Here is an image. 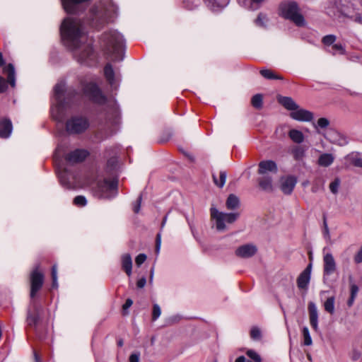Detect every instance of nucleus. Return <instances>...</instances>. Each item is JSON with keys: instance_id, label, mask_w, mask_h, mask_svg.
Returning a JSON list of instances; mask_svg holds the SVG:
<instances>
[{"instance_id": "nucleus-1", "label": "nucleus", "mask_w": 362, "mask_h": 362, "mask_svg": "<svg viewBox=\"0 0 362 362\" xmlns=\"http://www.w3.org/2000/svg\"><path fill=\"white\" fill-rule=\"evenodd\" d=\"M86 22L76 18H66L60 28L65 46L81 64L91 66L95 60L93 40L88 35Z\"/></svg>"}, {"instance_id": "nucleus-2", "label": "nucleus", "mask_w": 362, "mask_h": 362, "mask_svg": "<svg viewBox=\"0 0 362 362\" xmlns=\"http://www.w3.org/2000/svg\"><path fill=\"white\" fill-rule=\"evenodd\" d=\"M101 42L106 54L114 62L124 59L125 42L123 36L116 30L105 33L101 37Z\"/></svg>"}, {"instance_id": "nucleus-3", "label": "nucleus", "mask_w": 362, "mask_h": 362, "mask_svg": "<svg viewBox=\"0 0 362 362\" xmlns=\"http://www.w3.org/2000/svg\"><path fill=\"white\" fill-rule=\"evenodd\" d=\"M258 174L260 177L257 179L260 189L267 192L274 191L273 175L278 173L276 163L272 160H262L258 165Z\"/></svg>"}, {"instance_id": "nucleus-4", "label": "nucleus", "mask_w": 362, "mask_h": 362, "mask_svg": "<svg viewBox=\"0 0 362 362\" xmlns=\"http://www.w3.org/2000/svg\"><path fill=\"white\" fill-rule=\"evenodd\" d=\"M54 95L59 111L70 107L81 98L80 93L75 89L72 88L65 89V85L63 83L56 84L54 88Z\"/></svg>"}, {"instance_id": "nucleus-5", "label": "nucleus", "mask_w": 362, "mask_h": 362, "mask_svg": "<svg viewBox=\"0 0 362 362\" xmlns=\"http://www.w3.org/2000/svg\"><path fill=\"white\" fill-rule=\"evenodd\" d=\"M91 189L93 196L98 199H112L118 194V180L115 178L98 180Z\"/></svg>"}, {"instance_id": "nucleus-6", "label": "nucleus", "mask_w": 362, "mask_h": 362, "mask_svg": "<svg viewBox=\"0 0 362 362\" xmlns=\"http://www.w3.org/2000/svg\"><path fill=\"white\" fill-rule=\"evenodd\" d=\"M279 14L286 19H289L298 26L305 24L303 16L299 13V8L295 1H286L279 5Z\"/></svg>"}, {"instance_id": "nucleus-7", "label": "nucleus", "mask_w": 362, "mask_h": 362, "mask_svg": "<svg viewBox=\"0 0 362 362\" xmlns=\"http://www.w3.org/2000/svg\"><path fill=\"white\" fill-rule=\"evenodd\" d=\"M109 15L106 8L102 4L94 6L90 11L89 18L87 23L93 28L100 29L107 23Z\"/></svg>"}, {"instance_id": "nucleus-8", "label": "nucleus", "mask_w": 362, "mask_h": 362, "mask_svg": "<svg viewBox=\"0 0 362 362\" xmlns=\"http://www.w3.org/2000/svg\"><path fill=\"white\" fill-rule=\"evenodd\" d=\"M211 218L216 222L217 230L222 231L226 229L225 222L233 223L239 216L238 213H223L219 211L214 205L210 209Z\"/></svg>"}, {"instance_id": "nucleus-9", "label": "nucleus", "mask_w": 362, "mask_h": 362, "mask_svg": "<svg viewBox=\"0 0 362 362\" xmlns=\"http://www.w3.org/2000/svg\"><path fill=\"white\" fill-rule=\"evenodd\" d=\"M88 127V119L82 116L71 117L66 123V130L70 134H81Z\"/></svg>"}, {"instance_id": "nucleus-10", "label": "nucleus", "mask_w": 362, "mask_h": 362, "mask_svg": "<svg viewBox=\"0 0 362 362\" xmlns=\"http://www.w3.org/2000/svg\"><path fill=\"white\" fill-rule=\"evenodd\" d=\"M39 265L30 274V298L34 300L36 293L41 289L44 283V275L39 270Z\"/></svg>"}, {"instance_id": "nucleus-11", "label": "nucleus", "mask_w": 362, "mask_h": 362, "mask_svg": "<svg viewBox=\"0 0 362 362\" xmlns=\"http://www.w3.org/2000/svg\"><path fill=\"white\" fill-rule=\"evenodd\" d=\"M84 94L88 96L92 100L100 104L106 101L105 97L102 93L98 86L94 83H88L83 86Z\"/></svg>"}, {"instance_id": "nucleus-12", "label": "nucleus", "mask_w": 362, "mask_h": 362, "mask_svg": "<svg viewBox=\"0 0 362 362\" xmlns=\"http://www.w3.org/2000/svg\"><path fill=\"white\" fill-rule=\"evenodd\" d=\"M61 185L66 189L74 187V175L65 168L59 165L56 169Z\"/></svg>"}, {"instance_id": "nucleus-13", "label": "nucleus", "mask_w": 362, "mask_h": 362, "mask_svg": "<svg viewBox=\"0 0 362 362\" xmlns=\"http://www.w3.org/2000/svg\"><path fill=\"white\" fill-rule=\"evenodd\" d=\"M90 0H61L64 11L69 14H77L84 10V4Z\"/></svg>"}, {"instance_id": "nucleus-14", "label": "nucleus", "mask_w": 362, "mask_h": 362, "mask_svg": "<svg viewBox=\"0 0 362 362\" xmlns=\"http://www.w3.org/2000/svg\"><path fill=\"white\" fill-rule=\"evenodd\" d=\"M40 306L35 300H31L28 309L26 322L30 327L36 326L39 321Z\"/></svg>"}, {"instance_id": "nucleus-15", "label": "nucleus", "mask_w": 362, "mask_h": 362, "mask_svg": "<svg viewBox=\"0 0 362 362\" xmlns=\"http://www.w3.org/2000/svg\"><path fill=\"white\" fill-rule=\"evenodd\" d=\"M89 156L86 149L77 148L66 154L65 159L71 163H77L83 161Z\"/></svg>"}, {"instance_id": "nucleus-16", "label": "nucleus", "mask_w": 362, "mask_h": 362, "mask_svg": "<svg viewBox=\"0 0 362 362\" xmlns=\"http://www.w3.org/2000/svg\"><path fill=\"white\" fill-rule=\"evenodd\" d=\"M311 269L312 264H309L297 278V286L299 289H308L311 277Z\"/></svg>"}, {"instance_id": "nucleus-17", "label": "nucleus", "mask_w": 362, "mask_h": 362, "mask_svg": "<svg viewBox=\"0 0 362 362\" xmlns=\"http://www.w3.org/2000/svg\"><path fill=\"white\" fill-rule=\"evenodd\" d=\"M297 183L295 176L288 175L281 179L280 189L285 194H291Z\"/></svg>"}, {"instance_id": "nucleus-18", "label": "nucleus", "mask_w": 362, "mask_h": 362, "mask_svg": "<svg viewBox=\"0 0 362 362\" xmlns=\"http://www.w3.org/2000/svg\"><path fill=\"white\" fill-rule=\"evenodd\" d=\"M337 269V264L333 255L327 253L323 257V274L324 276L332 274Z\"/></svg>"}, {"instance_id": "nucleus-19", "label": "nucleus", "mask_w": 362, "mask_h": 362, "mask_svg": "<svg viewBox=\"0 0 362 362\" xmlns=\"http://www.w3.org/2000/svg\"><path fill=\"white\" fill-rule=\"evenodd\" d=\"M257 248L252 244H245L238 247L235 250V255L241 258H250L254 256Z\"/></svg>"}, {"instance_id": "nucleus-20", "label": "nucleus", "mask_w": 362, "mask_h": 362, "mask_svg": "<svg viewBox=\"0 0 362 362\" xmlns=\"http://www.w3.org/2000/svg\"><path fill=\"white\" fill-rule=\"evenodd\" d=\"M290 116L295 120L302 122H310L313 118V114L311 112L304 109H298V107L292 111Z\"/></svg>"}, {"instance_id": "nucleus-21", "label": "nucleus", "mask_w": 362, "mask_h": 362, "mask_svg": "<svg viewBox=\"0 0 362 362\" xmlns=\"http://www.w3.org/2000/svg\"><path fill=\"white\" fill-rule=\"evenodd\" d=\"M308 313L310 324L312 328L315 330L318 329V312L315 303L310 302L308 303Z\"/></svg>"}, {"instance_id": "nucleus-22", "label": "nucleus", "mask_w": 362, "mask_h": 362, "mask_svg": "<svg viewBox=\"0 0 362 362\" xmlns=\"http://www.w3.org/2000/svg\"><path fill=\"white\" fill-rule=\"evenodd\" d=\"M13 125L10 119L3 118L0 119V137L8 139L12 132Z\"/></svg>"}, {"instance_id": "nucleus-23", "label": "nucleus", "mask_w": 362, "mask_h": 362, "mask_svg": "<svg viewBox=\"0 0 362 362\" xmlns=\"http://www.w3.org/2000/svg\"><path fill=\"white\" fill-rule=\"evenodd\" d=\"M334 155L332 153H322L318 158L317 165L325 168L329 167L334 163Z\"/></svg>"}, {"instance_id": "nucleus-24", "label": "nucleus", "mask_w": 362, "mask_h": 362, "mask_svg": "<svg viewBox=\"0 0 362 362\" xmlns=\"http://www.w3.org/2000/svg\"><path fill=\"white\" fill-rule=\"evenodd\" d=\"M4 73L7 75V82L12 86H16L15 69L12 64H8L4 67Z\"/></svg>"}, {"instance_id": "nucleus-25", "label": "nucleus", "mask_w": 362, "mask_h": 362, "mask_svg": "<svg viewBox=\"0 0 362 362\" xmlns=\"http://www.w3.org/2000/svg\"><path fill=\"white\" fill-rule=\"evenodd\" d=\"M122 267L126 274L130 276L132 269V259L129 254H124L122 256Z\"/></svg>"}, {"instance_id": "nucleus-26", "label": "nucleus", "mask_w": 362, "mask_h": 362, "mask_svg": "<svg viewBox=\"0 0 362 362\" xmlns=\"http://www.w3.org/2000/svg\"><path fill=\"white\" fill-rule=\"evenodd\" d=\"M278 100L287 110L293 111L298 107V105L290 97L281 96Z\"/></svg>"}, {"instance_id": "nucleus-27", "label": "nucleus", "mask_w": 362, "mask_h": 362, "mask_svg": "<svg viewBox=\"0 0 362 362\" xmlns=\"http://www.w3.org/2000/svg\"><path fill=\"white\" fill-rule=\"evenodd\" d=\"M104 74L109 83L113 86L115 85V72L110 64L105 65L104 68Z\"/></svg>"}, {"instance_id": "nucleus-28", "label": "nucleus", "mask_w": 362, "mask_h": 362, "mask_svg": "<svg viewBox=\"0 0 362 362\" xmlns=\"http://www.w3.org/2000/svg\"><path fill=\"white\" fill-rule=\"evenodd\" d=\"M226 204L228 209L233 210L239 206L240 200L236 195L231 194L228 196Z\"/></svg>"}, {"instance_id": "nucleus-29", "label": "nucleus", "mask_w": 362, "mask_h": 362, "mask_svg": "<svg viewBox=\"0 0 362 362\" xmlns=\"http://www.w3.org/2000/svg\"><path fill=\"white\" fill-rule=\"evenodd\" d=\"M290 139L296 144H301L304 141L303 133L297 129H291L288 132Z\"/></svg>"}, {"instance_id": "nucleus-30", "label": "nucleus", "mask_w": 362, "mask_h": 362, "mask_svg": "<svg viewBox=\"0 0 362 362\" xmlns=\"http://www.w3.org/2000/svg\"><path fill=\"white\" fill-rule=\"evenodd\" d=\"M358 287L355 284H351L350 285V297L347 300V305L349 307H351L354 303V300L357 296L358 292Z\"/></svg>"}, {"instance_id": "nucleus-31", "label": "nucleus", "mask_w": 362, "mask_h": 362, "mask_svg": "<svg viewBox=\"0 0 362 362\" xmlns=\"http://www.w3.org/2000/svg\"><path fill=\"white\" fill-rule=\"evenodd\" d=\"M259 73L266 79H283V77L281 76L276 74L274 71H272L270 69H262L260 70Z\"/></svg>"}, {"instance_id": "nucleus-32", "label": "nucleus", "mask_w": 362, "mask_h": 362, "mask_svg": "<svg viewBox=\"0 0 362 362\" xmlns=\"http://www.w3.org/2000/svg\"><path fill=\"white\" fill-rule=\"evenodd\" d=\"M333 55L344 54L346 52L345 47L341 43L334 44L329 49L327 50Z\"/></svg>"}, {"instance_id": "nucleus-33", "label": "nucleus", "mask_w": 362, "mask_h": 362, "mask_svg": "<svg viewBox=\"0 0 362 362\" xmlns=\"http://www.w3.org/2000/svg\"><path fill=\"white\" fill-rule=\"evenodd\" d=\"M227 177V173L226 171L222 170L219 173V179H217L216 175L213 174V180L216 186L218 187H223L225 185L226 180Z\"/></svg>"}, {"instance_id": "nucleus-34", "label": "nucleus", "mask_w": 362, "mask_h": 362, "mask_svg": "<svg viewBox=\"0 0 362 362\" xmlns=\"http://www.w3.org/2000/svg\"><path fill=\"white\" fill-rule=\"evenodd\" d=\"M334 297L332 296L328 298L324 303L325 310L330 314L334 313Z\"/></svg>"}, {"instance_id": "nucleus-35", "label": "nucleus", "mask_w": 362, "mask_h": 362, "mask_svg": "<svg viewBox=\"0 0 362 362\" xmlns=\"http://www.w3.org/2000/svg\"><path fill=\"white\" fill-rule=\"evenodd\" d=\"M267 21L268 18L267 15L262 13H259L257 18L255 20V23L257 26L265 28Z\"/></svg>"}, {"instance_id": "nucleus-36", "label": "nucleus", "mask_w": 362, "mask_h": 362, "mask_svg": "<svg viewBox=\"0 0 362 362\" xmlns=\"http://www.w3.org/2000/svg\"><path fill=\"white\" fill-rule=\"evenodd\" d=\"M246 355L252 360L247 362H262V358L259 354L252 349H248L246 351Z\"/></svg>"}, {"instance_id": "nucleus-37", "label": "nucleus", "mask_w": 362, "mask_h": 362, "mask_svg": "<svg viewBox=\"0 0 362 362\" xmlns=\"http://www.w3.org/2000/svg\"><path fill=\"white\" fill-rule=\"evenodd\" d=\"M341 13L344 16L349 18L354 22L362 24V16L361 13H357L355 14H351L350 13L346 12V11H342Z\"/></svg>"}, {"instance_id": "nucleus-38", "label": "nucleus", "mask_w": 362, "mask_h": 362, "mask_svg": "<svg viewBox=\"0 0 362 362\" xmlns=\"http://www.w3.org/2000/svg\"><path fill=\"white\" fill-rule=\"evenodd\" d=\"M250 337L254 341H259L262 339V332L257 327H253L250 329Z\"/></svg>"}, {"instance_id": "nucleus-39", "label": "nucleus", "mask_w": 362, "mask_h": 362, "mask_svg": "<svg viewBox=\"0 0 362 362\" xmlns=\"http://www.w3.org/2000/svg\"><path fill=\"white\" fill-rule=\"evenodd\" d=\"M303 344L305 346H310L313 343V341H312V338L310 337V332H309V329L307 327H304L303 328Z\"/></svg>"}, {"instance_id": "nucleus-40", "label": "nucleus", "mask_w": 362, "mask_h": 362, "mask_svg": "<svg viewBox=\"0 0 362 362\" xmlns=\"http://www.w3.org/2000/svg\"><path fill=\"white\" fill-rule=\"evenodd\" d=\"M73 203L76 206L82 207L87 204V200L84 196L78 195L74 199Z\"/></svg>"}, {"instance_id": "nucleus-41", "label": "nucleus", "mask_w": 362, "mask_h": 362, "mask_svg": "<svg viewBox=\"0 0 362 362\" xmlns=\"http://www.w3.org/2000/svg\"><path fill=\"white\" fill-rule=\"evenodd\" d=\"M337 40L334 35H327L323 37L322 42L325 46H332Z\"/></svg>"}, {"instance_id": "nucleus-42", "label": "nucleus", "mask_w": 362, "mask_h": 362, "mask_svg": "<svg viewBox=\"0 0 362 362\" xmlns=\"http://www.w3.org/2000/svg\"><path fill=\"white\" fill-rule=\"evenodd\" d=\"M252 105L255 108H260L262 105V96L260 94H256L252 98Z\"/></svg>"}, {"instance_id": "nucleus-43", "label": "nucleus", "mask_w": 362, "mask_h": 362, "mask_svg": "<svg viewBox=\"0 0 362 362\" xmlns=\"http://www.w3.org/2000/svg\"><path fill=\"white\" fill-rule=\"evenodd\" d=\"M340 182L339 178L337 177L329 184V189L334 194L338 193Z\"/></svg>"}, {"instance_id": "nucleus-44", "label": "nucleus", "mask_w": 362, "mask_h": 362, "mask_svg": "<svg viewBox=\"0 0 362 362\" xmlns=\"http://www.w3.org/2000/svg\"><path fill=\"white\" fill-rule=\"evenodd\" d=\"M161 314V309L160 306L155 303L153 305V310H152V320L156 321L160 315Z\"/></svg>"}, {"instance_id": "nucleus-45", "label": "nucleus", "mask_w": 362, "mask_h": 362, "mask_svg": "<svg viewBox=\"0 0 362 362\" xmlns=\"http://www.w3.org/2000/svg\"><path fill=\"white\" fill-rule=\"evenodd\" d=\"M329 121L327 118L321 117L317 120V124H314V125H315V128L320 127L322 129H325L329 126Z\"/></svg>"}, {"instance_id": "nucleus-46", "label": "nucleus", "mask_w": 362, "mask_h": 362, "mask_svg": "<svg viewBox=\"0 0 362 362\" xmlns=\"http://www.w3.org/2000/svg\"><path fill=\"white\" fill-rule=\"evenodd\" d=\"M351 163L356 167L362 168V157L358 155L351 156Z\"/></svg>"}, {"instance_id": "nucleus-47", "label": "nucleus", "mask_w": 362, "mask_h": 362, "mask_svg": "<svg viewBox=\"0 0 362 362\" xmlns=\"http://www.w3.org/2000/svg\"><path fill=\"white\" fill-rule=\"evenodd\" d=\"M292 152L294 159L296 160H300L303 157V151L300 147L295 148Z\"/></svg>"}, {"instance_id": "nucleus-48", "label": "nucleus", "mask_w": 362, "mask_h": 362, "mask_svg": "<svg viewBox=\"0 0 362 362\" xmlns=\"http://www.w3.org/2000/svg\"><path fill=\"white\" fill-rule=\"evenodd\" d=\"M146 259V255L145 254H139L137 255L135 259L136 264L140 267Z\"/></svg>"}, {"instance_id": "nucleus-49", "label": "nucleus", "mask_w": 362, "mask_h": 362, "mask_svg": "<svg viewBox=\"0 0 362 362\" xmlns=\"http://www.w3.org/2000/svg\"><path fill=\"white\" fill-rule=\"evenodd\" d=\"M141 201H142V194H141L136 200V203L134 204V206L133 207V211L135 214H138L139 212Z\"/></svg>"}, {"instance_id": "nucleus-50", "label": "nucleus", "mask_w": 362, "mask_h": 362, "mask_svg": "<svg viewBox=\"0 0 362 362\" xmlns=\"http://www.w3.org/2000/svg\"><path fill=\"white\" fill-rule=\"evenodd\" d=\"M354 259L356 264H360L362 262V246L361 247L358 252L355 255Z\"/></svg>"}, {"instance_id": "nucleus-51", "label": "nucleus", "mask_w": 362, "mask_h": 362, "mask_svg": "<svg viewBox=\"0 0 362 362\" xmlns=\"http://www.w3.org/2000/svg\"><path fill=\"white\" fill-rule=\"evenodd\" d=\"M161 245V235L160 233H158L156 238V252L158 253L160 249Z\"/></svg>"}, {"instance_id": "nucleus-52", "label": "nucleus", "mask_w": 362, "mask_h": 362, "mask_svg": "<svg viewBox=\"0 0 362 362\" xmlns=\"http://www.w3.org/2000/svg\"><path fill=\"white\" fill-rule=\"evenodd\" d=\"M7 89V83L5 79L0 76V93H4Z\"/></svg>"}, {"instance_id": "nucleus-53", "label": "nucleus", "mask_w": 362, "mask_h": 362, "mask_svg": "<svg viewBox=\"0 0 362 362\" xmlns=\"http://www.w3.org/2000/svg\"><path fill=\"white\" fill-rule=\"evenodd\" d=\"M323 184H319L317 182H315L311 187V191L314 193L317 192L321 188H322Z\"/></svg>"}, {"instance_id": "nucleus-54", "label": "nucleus", "mask_w": 362, "mask_h": 362, "mask_svg": "<svg viewBox=\"0 0 362 362\" xmlns=\"http://www.w3.org/2000/svg\"><path fill=\"white\" fill-rule=\"evenodd\" d=\"M139 353H134L129 356V362H139Z\"/></svg>"}, {"instance_id": "nucleus-55", "label": "nucleus", "mask_w": 362, "mask_h": 362, "mask_svg": "<svg viewBox=\"0 0 362 362\" xmlns=\"http://www.w3.org/2000/svg\"><path fill=\"white\" fill-rule=\"evenodd\" d=\"M146 284V279L145 277H142L137 281L136 286L139 288H142L145 286Z\"/></svg>"}, {"instance_id": "nucleus-56", "label": "nucleus", "mask_w": 362, "mask_h": 362, "mask_svg": "<svg viewBox=\"0 0 362 362\" xmlns=\"http://www.w3.org/2000/svg\"><path fill=\"white\" fill-rule=\"evenodd\" d=\"M52 279L53 281H56L57 279V268L56 265H53L52 267Z\"/></svg>"}, {"instance_id": "nucleus-57", "label": "nucleus", "mask_w": 362, "mask_h": 362, "mask_svg": "<svg viewBox=\"0 0 362 362\" xmlns=\"http://www.w3.org/2000/svg\"><path fill=\"white\" fill-rule=\"evenodd\" d=\"M133 304V300L130 298L126 300L125 303L123 305L122 308L124 310L129 309Z\"/></svg>"}, {"instance_id": "nucleus-58", "label": "nucleus", "mask_w": 362, "mask_h": 362, "mask_svg": "<svg viewBox=\"0 0 362 362\" xmlns=\"http://www.w3.org/2000/svg\"><path fill=\"white\" fill-rule=\"evenodd\" d=\"M348 143L347 139L344 136H339V140L337 141V144L340 146H344Z\"/></svg>"}, {"instance_id": "nucleus-59", "label": "nucleus", "mask_w": 362, "mask_h": 362, "mask_svg": "<svg viewBox=\"0 0 362 362\" xmlns=\"http://www.w3.org/2000/svg\"><path fill=\"white\" fill-rule=\"evenodd\" d=\"M324 226H325V237H327V238H330V236H329V228H328V226H327V221H326V218H324Z\"/></svg>"}, {"instance_id": "nucleus-60", "label": "nucleus", "mask_w": 362, "mask_h": 362, "mask_svg": "<svg viewBox=\"0 0 362 362\" xmlns=\"http://www.w3.org/2000/svg\"><path fill=\"white\" fill-rule=\"evenodd\" d=\"M114 134H115V132L114 131H111L110 133L108 134H105V136H100L99 135L98 136L100 139H101L102 140L103 139H107L108 137L112 136Z\"/></svg>"}, {"instance_id": "nucleus-61", "label": "nucleus", "mask_w": 362, "mask_h": 362, "mask_svg": "<svg viewBox=\"0 0 362 362\" xmlns=\"http://www.w3.org/2000/svg\"><path fill=\"white\" fill-rule=\"evenodd\" d=\"M216 0H205L208 6H211L213 9H215L216 6L214 5Z\"/></svg>"}, {"instance_id": "nucleus-62", "label": "nucleus", "mask_w": 362, "mask_h": 362, "mask_svg": "<svg viewBox=\"0 0 362 362\" xmlns=\"http://www.w3.org/2000/svg\"><path fill=\"white\" fill-rule=\"evenodd\" d=\"M247 361H246L245 357V356H238V357L235 359V362H247Z\"/></svg>"}, {"instance_id": "nucleus-63", "label": "nucleus", "mask_w": 362, "mask_h": 362, "mask_svg": "<svg viewBox=\"0 0 362 362\" xmlns=\"http://www.w3.org/2000/svg\"><path fill=\"white\" fill-rule=\"evenodd\" d=\"M346 93H347L349 95H351V96H356V95H359V93H356V92H354V91H351V90H349V89H346Z\"/></svg>"}, {"instance_id": "nucleus-64", "label": "nucleus", "mask_w": 362, "mask_h": 362, "mask_svg": "<svg viewBox=\"0 0 362 362\" xmlns=\"http://www.w3.org/2000/svg\"><path fill=\"white\" fill-rule=\"evenodd\" d=\"M115 124H118L119 123V112L117 110H115Z\"/></svg>"}]
</instances>
